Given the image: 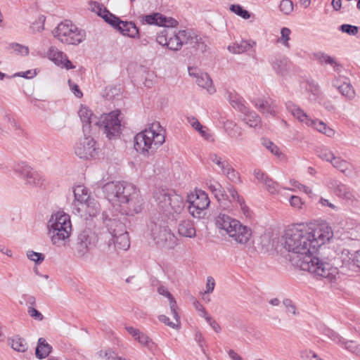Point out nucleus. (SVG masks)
<instances>
[{
  "mask_svg": "<svg viewBox=\"0 0 360 360\" xmlns=\"http://www.w3.org/2000/svg\"><path fill=\"white\" fill-rule=\"evenodd\" d=\"M206 185L209 190L214 195L215 198L220 200L224 197V188L217 181L207 180Z\"/></svg>",
  "mask_w": 360,
  "mask_h": 360,
  "instance_id": "4c0bfd02",
  "label": "nucleus"
},
{
  "mask_svg": "<svg viewBox=\"0 0 360 360\" xmlns=\"http://www.w3.org/2000/svg\"><path fill=\"white\" fill-rule=\"evenodd\" d=\"M98 11H96V12L98 13V15L101 16L105 22L111 25L115 28L117 27V25L120 22V18H117L113 14L110 13L108 11H107L105 8H103L99 5L97 6Z\"/></svg>",
  "mask_w": 360,
  "mask_h": 360,
  "instance_id": "c756f323",
  "label": "nucleus"
},
{
  "mask_svg": "<svg viewBox=\"0 0 360 360\" xmlns=\"http://www.w3.org/2000/svg\"><path fill=\"white\" fill-rule=\"evenodd\" d=\"M51 346L46 342V340L40 338L38 340L37 347L35 351L36 356L39 359H45L51 353Z\"/></svg>",
  "mask_w": 360,
  "mask_h": 360,
  "instance_id": "c85d7f7f",
  "label": "nucleus"
},
{
  "mask_svg": "<svg viewBox=\"0 0 360 360\" xmlns=\"http://www.w3.org/2000/svg\"><path fill=\"white\" fill-rule=\"evenodd\" d=\"M254 104L262 113L266 115H276V105L274 102L259 98L255 101Z\"/></svg>",
  "mask_w": 360,
  "mask_h": 360,
  "instance_id": "393cba45",
  "label": "nucleus"
},
{
  "mask_svg": "<svg viewBox=\"0 0 360 360\" xmlns=\"http://www.w3.org/2000/svg\"><path fill=\"white\" fill-rule=\"evenodd\" d=\"M226 190L229 193V201L237 202L243 214L246 216L249 214V208L246 206L244 199L238 194L237 190L233 186L229 185Z\"/></svg>",
  "mask_w": 360,
  "mask_h": 360,
  "instance_id": "a878e982",
  "label": "nucleus"
},
{
  "mask_svg": "<svg viewBox=\"0 0 360 360\" xmlns=\"http://www.w3.org/2000/svg\"><path fill=\"white\" fill-rule=\"evenodd\" d=\"M177 231L182 237L193 238L196 236V230L194 223L191 219H183L180 221L177 226Z\"/></svg>",
  "mask_w": 360,
  "mask_h": 360,
  "instance_id": "aec40b11",
  "label": "nucleus"
},
{
  "mask_svg": "<svg viewBox=\"0 0 360 360\" xmlns=\"http://www.w3.org/2000/svg\"><path fill=\"white\" fill-rule=\"evenodd\" d=\"M9 344L14 350L19 352H25L27 349V345L25 340L19 336H15L11 338Z\"/></svg>",
  "mask_w": 360,
  "mask_h": 360,
  "instance_id": "58836bf2",
  "label": "nucleus"
},
{
  "mask_svg": "<svg viewBox=\"0 0 360 360\" xmlns=\"http://www.w3.org/2000/svg\"><path fill=\"white\" fill-rule=\"evenodd\" d=\"M337 259L342 262V266H345L348 268H351V266H353V254L350 253L349 250L343 249L338 255Z\"/></svg>",
  "mask_w": 360,
  "mask_h": 360,
  "instance_id": "a18cd8bd",
  "label": "nucleus"
},
{
  "mask_svg": "<svg viewBox=\"0 0 360 360\" xmlns=\"http://www.w3.org/2000/svg\"><path fill=\"white\" fill-rule=\"evenodd\" d=\"M252 48L251 44L245 40H241L238 42H235L228 46V50L234 54H240L249 51Z\"/></svg>",
  "mask_w": 360,
  "mask_h": 360,
  "instance_id": "2f4dec72",
  "label": "nucleus"
},
{
  "mask_svg": "<svg viewBox=\"0 0 360 360\" xmlns=\"http://www.w3.org/2000/svg\"><path fill=\"white\" fill-rule=\"evenodd\" d=\"M341 198L350 202H354L357 200L356 194L349 187H347V188L345 191V193H343V195L342 196Z\"/></svg>",
  "mask_w": 360,
  "mask_h": 360,
  "instance_id": "0e129e2a",
  "label": "nucleus"
},
{
  "mask_svg": "<svg viewBox=\"0 0 360 360\" xmlns=\"http://www.w3.org/2000/svg\"><path fill=\"white\" fill-rule=\"evenodd\" d=\"M285 106L287 110L290 112L294 117L309 126V122L312 119L309 118L307 114L304 112L302 109L290 101L286 103Z\"/></svg>",
  "mask_w": 360,
  "mask_h": 360,
  "instance_id": "4be33fe9",
  "label": "nucleus"
},
{
  "mask_svg": "<svg viewBox=\"0 0 360 360\" xmlns=\"http://www.w3.org/2000/svg\"><path fill=\"white\" fill-rule=\"evenodd\" d=\"M300 357L303 360H323L313 351L307 349L300 352Z\"/></svg>",
  "mask_w": 360,
  "mask_h": 360,
  "instance_id": "bf43d9fd",
  "label": "nucleus"
},
{
  "mask_svg": "<svg viewBox=\"0 0 360 360\" xmlns=\"http://www.w3.org/2000/svg\"><path fill=\"white\" fill-rule=\"evenodd\" d=\"M28 314L33 319L41 321L44 319V316L40 313L38 310H37L34 307H30L27 309Z\"/></svg>",
  "mask_w": 360,
  "mask_h": 360,
  "instance_id": "69168bd1",
  "label": "nucleus"
},
{
  "mask_svg": "<svg viewBox=\"0 0 360 360\" xmlns=\"http://www.w3.org/2000/svg\"><path fill=\"white\" fill-rule=\"evenodd\" d=\"M153 198L160 211L169 219L176 220L184 210L183 198L172 190L158 188Z\"/></svg>",
  "mask_w": 360,
  "mask_h": 360,
  "instance_id": "39448f33",
  "label": "nucleus"
},
{
  "mask_svg": "<svg viewBox=\"0 0 360 360\" xmlns=\"http://www.w3.org/2000/svg\"><path fill=\"white\" fill-rule=\"evenodd\" d=\"M272 68L281 76H285L291 68V63L287 58H276L272 61Z\"/></svg>",
  "mask_w": 360,
  "mask_h": 360,
  "instance_id": "bb28decb",
  "label": "nucleus"
},
{
  "mask_svg": "<svg viewBox=\"0 0 360 360\" xmlns=\"http://www.w3.org/2000/svg\"><path fill=\"white\" fill-rule=\"evenodd\" d=\"M215 223L219 229L224 230L232 240L238 244L245 245L251 238L252 231L250 228L227 214L220 213Z\"/></svg>",
  "mask_w": 360,
  "mask_h": 360,
  "instance_id": "6e6552de",
  "label": "nucleus"
},
{
  "mask_svg": "<svg viewBox=\"0 0 360 360\" xmlns=\"http://www.w3.org/2000/svg\"><path fill=\"white\" fill-rule=\"evenodd\" d=\"M338 30L349 36H356L360 30V27L349 24H343L339 27Z\"/></svg>",
  "mask_w": 360,
  "mask_h": 360,
  "instance_id": "603ef678",
  "label": "nucleus"
},
{
  "mask_svg": "<svg viewBox=\"0 0 360 360\" xmlns=\"http://www.w3.org/2000/svg\"><path fill=\"white\" fill-rule=\"evenodd\" d=\"M156 40L159 44L166 46L172 51H179L184 44L190 45L202 52L206 49V44L201 37L188 30L176 32L169 27L165 28L158 34Z\"/></svg>",
  "mask_w": 360,
  "mask_h": 360,
  "instance_id": "20e7f679",
  "label": "nucleus"
},
{
  "mask_svg": "<svg viewBox=\"0 0 360 360\" xmlns=\"http://www.w3.org/2000/svg\"><path fill=\"white\" fill-rule=\"evenodd\" d=\"M333 238V229L326 224L315 228L304 224H295L285 231L283 246L294 255L292 259L302 270L328 282H333L338 274V268L313 256L319 248Z\"/></svg>",
  "mask_w": 360,
  "mask_h": 360,
  "instance_id": "f257e3e1",
  "label": "nucleus"
},
{
  "mask_svg": "<svg viewBox=\"0 0 360 360\" xmlns=\"http://www.w3.org/2000/svg\"><path fill=\"white\" fill-rule=\"evenodd\" d=\"M11 49L16 53L22 55V56H27L29 53V49L27 46H25L24 45L18 44V43H13L11 44Z\"/></svg>",
  "mask_w": 360,
  "mask_h": 360,
  "instance_id": "680f3d73",
  "label": "nucleus"
},
{
  "mask_svg": "<svg viewBox=\"0 0 360 360\" xmlns=\"http://www.w3.org/2000/svg\"><path fill=\"white\" fill-rule=\"evenodd\" d=\"M328 186L330 188L333 189L335 194L339 198H342L343 193H345V191L348 187L347 186L333 179L329 181Z\"/></svg>",
  "mask_w": 360,
  "mask_h": 360,
  "instance_id": "c03bdc74",
  "label": "nucleus"
},
{
  "mask_svg": "<svg viewBox=\"0 0 360 360\" xmlns=\"http://www.w3.org/2000/svg\"><path fill=\"white\" fill-rule=\"evenodd\" d=\"M116 234L108 240L110 251L127 250L130 246L129 237L123 223H116Z\"/></svg>",
  "mask_w": 360,
  "mask_h": 360,
  "instance_id": "ddd939ff",
  "label": "nucleus"
},
{
  "mask_svg": "<svg viewBox=\"0 0 360 360\" xmlns=\"http://www.w3.org/2000/svg\"><path fill=\"white\" fill-rule=\"evenodd\" d=\"M48 234L53 245H60L72 232L70 217L63 212L53 214L47 223Z\"/></svg>",
  "mask_w": 360,
  "mask_h": 360,
  "instance_id": "0eeeda50",
  "label": "nucleus"
},
{
  "mask_svg": "<svg viewBox=\"0 0 360 360\" xmlns=\"http://www.w3.org/2000/svg\"><path fill=\"white\" fill-rule=\"evenodd\" d=\"M230 11L235 13L236 15L241 17L242 18L247 20L249 19L251 16L250 12L245 9H244L239 4H231L229 8Z\"/></svg>",
  "mask_w": 360,
  "mask_h": 360,
  "instance_id": "8fccbe9b",
  "label": "nucleus"
},
{
  "mask_svg": "<svg viewBox=\"0 0 360 360\" xmlns=\"http://www.w3.org/2000/svg\"><path fill=\"white\" fill-rule=\"evenodd\" d=\"M291 30L288 27H283L281 30V37L277 39L278 43L282 44L284 46L290 48L289 40Z\"/></svg>",
  "mask_w": 360,
  "mask_h": 360,
  "instance_id": "3c124183",
  "label": "nucleus"
},
{
  "mask_svg": "<svg viewBox=\"0 0 360 360\" xmlns=\"http://www.w3.org/2000/svg\"><path fill=\"white\" fill-rule=\"evenodd\" d=\"M264 185L266 186L267 191L271 194L276 193L279 191L278 184L269 177H266V179H264Z\"/></svg>",
  "mask_w": 360,
  "mask_h": 360,
  "instance_id": "5fc2aeb1",
  "label": "nucleus"
},
{
  "mask_svg": "<svg viewBox=\"0 0 360 360\" xmlns=\"http://www.w3.org/2000/svg\"><path fill=\"white\" fill-rule=\"evenodd\" d=\"M115 28L123 35L131 38H137L139 37V30L132 22L120 20Z\"/></svg>",
  "mask_w": 360,
  "mask_h": 360,
  "instance_id": "b1692460",
  "label": "nucleus"
},
{
  "mask_svg": "<svg viewBox=\"0 0 360 360\" xmlns=\"http://www.w3.org/2000/svg\"><path fill=\"white\" fill-rule=\"evenodd\" d=\"M226 133L231 138L238 139L242 135V130L235 122L226 120L224 123Z\"/></svg>",
  "mask_w": 360,
  "mask_h": 360,
  "instance_id": "473e14b6",
  "label": "nucleus"
},
{
  "mask_svg": "<svg viewBox=\"0 0 360 360\" xmlns=\"http://www.w3.org/2000/svg\"><path fill=\"white\" fill-rule=\"evenodd\" d=\"M331 165L347 176H352L354 174V168L352 164L340 157L335 156Z\"/></svg>",
  "mask_w": 360,
  "mask_h": 360,
  "instance_id": "5701e85b",
  "label": "nucleus"
},
{
  "mask_svg": "<svg viewBox=\"0 0 360 360\" xmlns=\"http://www.w3.org/2000/svg\"><path fill=\"white\" fill-rule=\"evenodd\" d=\"M65 54L59 51L57 48L51 46L47 52V56L49 60L53 61L56 65H60L63 58Z\"/></svg>",
  "mask_w": 360,
  "mask_h": 360,
  "instance_id": "a19ab883",
  "label": "nucleus"
},
{
  "mask_svg": "<svg viewBox=\"0 0 360 360\" xmlns=\"http://www.w3.org/2000/svg\"><path fill=\"white\" fill-rule=\"evenodd\" d=\"M53 33L60 41L67 44H79L84 40L86 37L84 31L79 30L76 25L68 20L58 24Z\"/></svg>",
  "mask_w": 360,
  "mask_h": 360,
  "instance_id": "1a4fd4ad",
  "label": "nucleus"
},
{
  "mask_svg": "<svg viewBox=\"0 0 360 360\" xmlns=\"http://www.w3.org/2000/svg\"><path fill=\"white\" fill-rule=\"evenodd\" d=\"M142 18L143 22L146 24L155 25L166 27H174L178 24V22L175 19L172 18H167L159 13L146 15L143 16Z\"/></svg>",
  "mask_w": 360,
  "mask_h": 360,
  "instance_id": "f3484780",
  "label": "nucleus"
},
{
  "mask_svg": "<svg viewBox=\"0 0 360 360\" xmlns=\"http://www.w3.org/2000/svg\"><path fill=\"white\" fill-rule=\"evenodd\" d=\"M98 242L96 233L90 229L82 230L77 236L73 250L78 258L87 257Z\"/></svg>",
  "mask_w": 360,
  "mask_h": 360,
  "instance_id": "9b49d317",
  "label": "nucleus"
},
{
  "mask_svg": "<svg viewBox=\"0 0 360 360\" xmlns=\"http://www.w3.org/2000/svg\"><path fill=\"white\" fill-rule=\"evenodd\" d=\"M99 148L94 139L88 136L80 138L75 146V153L80 158H94L98 153Z\"/></svg>",
  "mask_w": 360,
  "mask_h": 360,
  "instance_id": "4468645a",
  "label": "nucleus"
},
{
  "mask_svg": "<svg viewBox=\"0 0 360 360\" xmlns=\"http://www.w3.org/2000/svg\"><path fill=\"white\" fill-rule=\"evenodd\" d=\"M159 294L167 297L169 300V307L172 316H177V304L173 295L163 286L159 287L158 289Z\"/></svg>",
  "mask_w": 360,
  "mask_h": 360,
  "instance_id": "c9c22d12",
  "label": "nucleus"
},
{
  "mask_svg": "<svg viewBox=\"0 0 360 360\" xmlns=\"http://www.w3.org/2000/svg\"><path fill=\"white\" fill-rule=\"evenodd\" d=\"M243 120L250 127H257L261 123L260 117L255 112L248 108V112L243 113Z\"/></svg>",
  "mask_w": 360,
  "mask_h": 360,
  "instance_id": "f704fd0d",
  "label": "nucleus"
},
{
  "mask_svg": "<svg viewBox=\"0 0 360 360\" xmlns=\"http://www.w3.org/2000/svg\"><path fill=\"white\" fill-rule=\"evenodd\" d=\"M308 127L317 130L328 137H333L335 134V131L332 128L328 127L325 122L319 120H311Z\"/></svg>",
  "mask_w": 360,
  "mask_h": 360,
  "instance_id": "cd10ccee",
  "label": "nucleus"
},
{
  "mask_svg": "<svg viewBox=\"0 0 360 360\" xmlns=\"http://www.w3.org/2000/svg\"><path fill=\"white\" fill-rule=\"evenodd\" d=\"M215 287V281L213 277L208 276L207 278L206 290L205 294L212 293Z\"/></svg>",
  "mask_w": 360,
  "mask_h": 360,
  "instance_id": "774afa93",
  "label": "nucleus"
},
{
  "mask_svg": "<svg viewBox=\"0 0 360 360\" xmlns=\"http://www.w3.org/2000/svg\"><path fill=\"white\" fill-rule=\"evenodd\" d=\"M283 304L285 306V307L286 309V312L288 314H290L292 316H298L299 315V311H297L296 306L295 305V304L292 302V300H290L289 299H285L283 301Z\"/></svg>",
  "mask_w": 360,
  "mask_h": 360,
  "instance_id": "6e6d98bb",
  "label": "nucleus"
},
{
  "mask_svg": "<svg viewBox=\"0 0 360 360\" xmlns=\"http://www.w3.org/2000/svg\"><path fill=\"white\" fill-rule=\"evenodd\" d=\"M190 205L188 211L195 218H204L207 214V209L210 203L208 195L202 190L195 191V194L188 195Z\"/></svg>",
  "mask_w": 360,
  "mask_h": 360,
  "instance_id": "f8f14e48",
  "label": "nucleus"
},
{
  "mask_svg": "<svg viewBox=\"0 0 360 360\" xmlns=\"http://www.w3.org/2000/svg\"><path fill=\"white\" fill-rule=\"evenodd\" d=\"M194 129L198 132V134L205 141L211 143L214 141V136L211 130L207 127L202 125L200 123Z\"/></svg>",
  "mask_w": 360,
  "mask_h": 360,
  "instance_id": "37998d69",
  "label": "nucleus"
},
{
  "mask_svg": "<svg viewBox=\"0 0 360 360\" xmlns=\"http://www.w3.org/2000/svg\"><path fill=\"white\" fill-rule=\"evenodd\" d=\"M173 318L175 319V322L170 321L169 319L165 315H160L158 316V320L169 327L174 329H179L181 326L180 316L177 313V316H173Z\"/></svg>",
  "mask_w": 360,
  "mask_h": 360,
  "instance_id": "49530a36",
  "label": "nucleus"
},
{
  "mask_svg": "<svg viewBox=\"0 0 360 360\" xmlns=\"http://www.w3.org/2000/svg\"><path fill=\"white\" fill-rule=\"evenodd\" d=\"M304 88L307 92L313 96L311 99H316L321 94L319 85L314 82H307L304 84Z\"/></svg>",
  "mask_w": 360,
  "mask_h": 360,
  "instance_id": "de8ad7c7",
  "label": "nucleus"
},
{
  "mask_svg": "<svg viewBox=\"0 0 360 360\" xmlns=\"http://www.w3.org/2000/svg\"><path fill=\"white\" fill-rule=\"evenodd\" d=\"M188 74L191 77H195L197 84L205 89L209 94H212L216 91L212 80L207 73L201 72L195 68H189Z\"/></svg>",
  "mask_w": 360,
  "mask_h": 360,
  "instance_id": "dca6fc26",
  "label": "nucleus"
},
{
  "mask_svg": "<svg viewBox=\"0 0 360 360\" xmlns=\"http://www.w3.org/2000/svg\"><path fill=\"white\" fill-rule=\"evenodd\" d=\"M262 144L268 150L276 156L281 161L286 160V156L282 152H281L279 148L272 141L268 139H264Z\"/></svg>",
  "mask_w": 360,
  "mask_h": 360,
  "instance_id": "e433bc0d",
  "label": "nucleus"
},
{
  "mask_svg": "<svg viewBox=\"0 0 360 360\" xmlns=\"http://www.w3.org/2000/svg\"><path fill=\"white\" fill-rule=\"evenodd\" d=\"M27 257L29 259L37 264H41L45 258L42 253L37 252L32 250H29L27 252Z\"/></svg>",
  "mask_w": 360,
  "mask_h": 360,
  "instance_id": "13d9d810",
  "label": "nucleus"
},
{
  "mask_svg": "<svg viewBox=\"0 0 360 360\" xmlns=\"http://www.w3.org/2000/svg\"><path fill=\"white\" fill-rule=\"evenodd\" d=\"M125 329L142 346L146 347L152 352L156 349L157 345L146 334L131 326H126Z\"/></svg>",
  "mask_w": 360,
  "mask_h": 360,
  "instance_id": "6ab92c4d",
  "label": "nucleus"
},
{
  "mask_svg": "<svg viewBox=\"0 0 360 360\" xmlns=\"http://www.w3.org/2000/svg\"><path fill=\"white\" fill-rule=\"evenodd\" d=\"M73 193L76 200L79 202L78 205H81L82 202H84L91 198L88 189L83 185L75 186Z\"/></svg>",
  "mask_w": 360,
  "mask_h": 360,
  "instance_id": "7c9ffc66",
  "label": "nucleus"
},
{
  "mask_svg": "<svg viewBox=\"0 0 360 360\" xmlns=\"http://www.w3.org/2000/svg\"><path fill=\"white\" fill-rule=\"evenodd\" d=\"M150 236L160 247L168 250L174 249L178 244V239L171 230L161 222L151 221L148 225Z\"/></svg>",
  "mask_w": 360,
  "mask_h": 360,
  "instance_id": "9d476101",
  "label": "nucleus"
},
{
  "mask_svg": "<svg viewBox=\"0 0 360 360\" xmlns=\"http://www.w3.org/2000/svg\"><path fill=\"white\" fill-rule=\"evenodd\" d=\"M293 3L291 0H281L279 10L284 15H290L293 11Z\"/></svg>",
  "mask_w": 360,
  "mask_h": 360,
  "instance_id": "864d4df0",
  "label": "nucleus"
},
{
  "mask_svg": "<svg viewBox=\"0 0 360 360\" xmlns=\"http://www.w3.org/2000/svg\"><path fill=\"white\" fill-rule=\"evenodd\" d=\"M330 338L337 343L344 345L345 349L352 352H355L357 349L356 345L354 342L345 341L343 338H342L340 336H339V335L336 334L335 333H332Z\"/></svg>",
  "mask_w": 360,
  "mask_h": 360,
  "instance_id": "79ce46f5",
  "label": "nucleus"
},
{
  "mask_svg": "<svg viewBox=\"0 0 360 360\" xmlns=\"http://www.w3.org/2000/svg\"><path fill=\"white\" fill-rule=\"evenodd\" d=\"M289 202L290 205L296 209H301L304 204L302 199L297 195H292Z\"/></svg>",
  "mask_w": 360,
  "mask_h": 360,
  "instance_id": "338daca9",
  "label": "nucleus"
},
{
  "mask_svg": "<svg viewBox=\"0 0 360 360\" xmlns=\"http://www.w3.org/2000/svg\"><path fill=\"white\" fill-rule=\"evenodd\" d=\"M103 221L104 226L107 229L108 233L110 234L111 237L116 234V225L114 222L116 223H122L119 219L115 218L109 217L108 214L105 212H103L102 214Z\"/></svg>",
  "mask_w": 360,
  "mask_h": 360,
  "instance_id": "72a5a7b5",
  "label": "nucleus"
},
{
  "mask_svg": "<svg viewBox=\"0 0 360 360\" xmlns=\"http://www.w3.org/2000/svg\"><path fill=\"white\" fill-rule=\"evenodd\" d=\"M120 114L119 110H115L108 114L102 115L97 120L91 110L85 105H81L78 112L83 123L84 131L90 128L91 123L95 121V125L98 126L109 139H114L120 134L121 127V121L118 118Z\"/></svg>",
  "mask_w": 360,
  "mask_h": 360,
  "instance_id": "7ed1b4c3",
  "label": "nucleus"
},
{
  "mask_svg": "<svg viewBox=\"0 0 360 360\" xmlns=\"http://www.w3.org/2000/svg\"><path fill=\"white\" fill-rule=\"evenodd\" d=\"M223 174H226L228 179L232 181H235L237 179H239L238 173L230 165L226 168V169L223 172Z\"/></svg>",
  "mask_w": 360,
  "mask_h": 360,
  "instance_id": "e2e57ef3",
  "label": "nucleus"
},
{
  "mask_svg": "<svg viewBox=\"0 0 360 360\" xmlns=\"http://www.w3.org/2000/svg\"><path fill=\"white\" fill-rule=\"evenodd\" d=\"M103 191L108 201L114 206H119L126 214L134 215L141 212L143 199L132 184L108 182L103 186Z\"/></svg>",
  "mask_w": 360,
  "mask_h": 360,
  "instance_id": "f03ea898",
  "label": "nucleus"
},
{
  "mask_svg": "<svg viewBox=\"0 0 360 360\" xmlns=\"http://www.w3.org/2000/svg\"><path fill=\"white\" fill-rule=\"evenodd\" d=\"M77 212L85 219L96 216L100 212L98 202L93 198L78 205Z\"/></svg>",
  "mask_w": 360,
  "mask_h": 360,
  "instance_id": "a211bd4d",
  "label": "nucleus"
},
{
  "mask_svg": "<svg viewBox=\"0 0 360 360\" xmlns=\"http://www.w3.org/2000/svg\"><path fill=\"white\" fill-rule=\"evenodd\" d=\"M230 103L234 109L241 112L243 114L248 112V108L240 99H231Z\"/></svg>",
  "mask_w": 360,
  "mask_h": 360,
  "instance_id": "052dcab7",
  "label": "nucleus"
},
{
  "mask_svg": "<svg viewBox=\"0 0 360 360\" xmlns=\"http://www.w3.org/2000/svg\"><path fill=\"white\" fill-rule=\"evenodd\" d=\"M317 155L318 156L322 159L323 160L332 162L334 158H335V155L334 153L328 148H320L317 150Z\"/></svg>",
  "mask_w": 360,
  "mask_h": 360,
  "instance_id": "09e8293b",
  "label": "nucleus"
},
{
  "mask_svg": "<svg viewBox=\"0 0 360 360\" xmlns=\"http://www.w3.org/2000/svg\"><path fill=\"white\" fill-rule=\"evenodd\" d=\"M210 159L221 169L222 172L229 165L227 162L223 161L221 158L218 156L216 153L211 154L210 155Z\"/></svg>",
  "mask_w": 360,
  "mask_h": 360,
  "instance_id": "4d7b16f0",
  "label": "nucleus"
},
{
  "mask_svg": "<svg viewBox=\"0 0 360 360\" xmlns=\"http://www.w3.org/2000/svg\"><path fill=\"white\" fill-rule=\"evenodd\" d=\"M14 171L25 181L27 185L39 186L41 184L42 176L25 162L16 164Z\"/></svg>",
  "mask_w": 360,
  "mask_h": 360,
  "instance_id": "2eb2a0df",
  "label": "nucleus"
},
{
  "mask_svg": "<svg viewBox=\"0 0 360 360\" xmlns=\"http://www.w3.org/2000/svg\"><path fill=\"white\" fill-rule=\"evenodd\" d=\"M316 57L321 64H329L334 68L335 71L340 70L341 66L334 58L323 53H318Z\"/></svg>",
  "mask_w": 360,
  "mask_h": 360,
  "instance_id": "ea45409f",
  "label": "nucleus"
},
{
  "mask_svg": "<svg viewBox=\"0 0 360 360\" xmlns=\"http://www.w3.org/2000/svg\"><path fill=\"white\" fill-rule=\"evenodd\" d=\"M333 85L338 89L340 93L344 96L352 99L354 97L355 92L352 86L347 81L345 78H337L333 81Z\"/></svg>",
  "mask_w": 360,
  "mask_h": 360,
  "instance_id": "412c9836",
  "label": "nucleus"
},
{
  "mask_svg": "<svg viewBox=\"0 0 360 360\" xmlns=\"http://www.w3.org/2000/svg\"><path fill=\"white\" fill-rule=\"evenodd\" d=\"M165 131L158 122H155L134 136V148L141 154L150 155L165 142Z\"/></svg>",
  "mask_w": 360,
  "mask_h": 360,
  "instance_id": "423d86ee",
  "label": "nucleus"
}]
</instances>
